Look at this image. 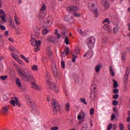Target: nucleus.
<instances>
[{
  "label": "nucleus",
  "instance_id": "nucleus-16",
  "mask_svg": "<svg viewBox=\"0 0 130 130\" xmlns=\"http://www.w3.org/2000/svg\"><path fill=\"white\" fill-rule=\"evenodd\" d=\"M64 20L66 22H69L70 23H73V21H74V19H73V17L70 15L65 16Z\"/></svg>",
  "mask_w": 130,
  "mask_h": 130
},
{
  "label": "nucleus",
  "instance_id": "nucleus-32",
  "mask_svg": "<svg viewBox=\"0 0 130 130\" xmlns=\"http://www.w3.org/2000/svg\"><path fill=\"white\" fill-rule=\"evenodd\" d=\"M36 40H37L36 39L33 38L31 37V39L30 40V43L32 46H35V43L36 42Z\"/></svg>",
  "mask_w": 130,
  "mask_h": 130
},
{
  "label": "nucleus",
  "instance_id": "nucleus-25",
  "mask_svg": "<svg viewBox=\"0 0 130 130\" xmlns=\"http://www.w3.org/2000/svg\"><path fill=\"white\" fill-rule=\"evenodd\" d=\"M8 111H9V109L8 108V107L4 106L2 107V113L6 114V113H8Z\"/></svg>",
  "mask_w": 130,
  "mask_h": 130
},
{
  "label": "nucleus",
  "instance_id": "nucleus-4",
  "mask_svg": "<svg viewBox=\"0 0 130 130\" xmlns=\"http://www.w3.org/2000/svg\"><path fill=\"white\" fill-rule=\"evenodd\" d=\"M52 105H53V111L54 114H57V111L59 109L60 105L57 104L56 100H54L52 102Z\"/></svg>",
  "mask_w": 130,
  "mask_h": 130
},
{
  "label": "nucleus",
  "instance_id": "nucleus-15",
  "mask_svg": "<svg viewBox=\"0 0 130 130\" xmlns=\"http://www.w3.org/2000/svg\"><path fill=\"white\" fill-rule=\"evenodd\" d=\"M49 85L50 86V89H51V90H52V91L55 92L56 93H57V92H58V88H57V87H56V85H55V84L51 85V83L50 84V85Z\"/></svg>",
  "mask_w": 130,
  "mask_h": 130
},
{
  "label": "nucleus",
  "instance_id": "nucleus-19",
  "mask_svg": "<svg viewBox=\"0 0 130 130\" xmlns=\"http://www.w3.org/2000/svg\"><path fill=\"white\" fill-rule=\"evenodd\" d=\"M40 29L38 28H36V29H35V37H37V38H38V37H39V36H40Z\"/></svg>",
  "mask_w": 130,
  "mask_h": 130
},
{
  "label": "nucleus",
  "instance_id": "nucleus-17",
  "mask_svg": "<svg viewBox=\"0 0 130 130\" xmlns=\"http://www.w3.org/2000/svg\"><path fill=\"white\" fill-rule=\"evenodd\" d=\"M87 56L89 58H91L92 56H93V51L92 50H89L87 51V53H85L84 55V57H86Z\"/></svg>",
  "mask_w": 130,
  "mask_h": 130
},
{
  "label": "nucleus",
  "instance_id": "nucleus-39",
  "mask_svg": "<svg viewBox=\"0 0 130 130\" xmlns=\"http://www.w3.org/2000/svg\"><path fill=\"white\" fill-rule=\"evenodd\" d=\"M31 70L32 71H38V66H37V65H33L31 67Z\"/></svg>",
  "mask_w": 130,
  "mask_h": 130
},
{
  "label": "nucleus",
  "instance_id": "nucleus-27",
  "mask_svg": "<svg viewBox=\"0 0 130 130\" xmlns=\"http://www.w3.org/2000/svg\"><path fill=\"white\" fill-rule=\"evenodd\" d=\"M101 69H102V63H100V64L97 65L95 67V71L96 72V73H99V72H100Z\"/></svg>",
  "mask_w": 130,
  "mask_h": 130
},
{
  "label": "nucleus",
  "instance_id": "nucleus-47",
  "mask_svg": "<svg viewBox=\"0 0 130 130\" xmlns=\"http://www.w3.org/2000/svg\"><path fill=\"white\" fill-rule=\"evenodd\" d=\"M113 111H114L115 114H118V110H117V107H114L113 108Z\"/></svg>",
  "mask_w": 130,
  "mask_h": 130
},
{
  "label": "nucleus",
  "instance_id": "nucleus-38",
  "mask_svg": "<svg viewBox=\"0 0 130 130\" xmlns=\"http://www.w3.org/2000/svg\"><path fill=\"white\" fill-rule=\"evenodd\" d=\"M110 68V73L112 77H114L115 76V74H114V72L112 70V67L111 66L109 67Z\"/></svg>",
  "mask_w": 130,
  "mask_h": 130
},
{
  "label": "nucleus",
  "instance_id": "nucleus-35",
  "mask_svg": "<svg viewBox=\"0 0 130 130\" xmlns=\"http://www.w3.org/2000/svg\"><path fill=\"white\" fill-rule=\"evenodd\" d=\"M118 29H119V27L118 26H116L113 28V32L114 34L116 33H118Z\"/></svg>",
  "mask_w": 130,
  "mask_h": 130
},
{
  "label": "nucleus",
  "instance_id": "nucleus-6",
  "mask_svg": "<svg viewBox=\"0 0 130 130\" xmlns=\"http://www.w3.org/2000/svg\"><path fill=\"white\" fill-rule=\"evenodd\" d=\"M12 99H13L11 101H10V104L11 105H13V106H16V105L18 106H21V103H19V100H18V98L17 97L12 98Z\"/></svg>",
  "mask_w": 130,
  "mask_h": 130
},
{
  "label": "nucleus",
  "instance_id": "nucleus-58",
  "mask_svg": "<svg viewBox=\"0 0 130 130\" xmlns=\"http://www.w3.org/2000/svg\"><path fill=\"white\" fill-rule=\"evenodd\" d=\"M108 23V24H110V21H109V18H106L104 21L103 23Z\"/></svg>",
  "mask_w": 130,
  "mask_h": 130
},
{
  "label": "nucleus",
  "instance_id": "nucleus-51",
  "mask_svg": "<svg viewBox=\"0 0 130 130\" xmlns=\"http://www.w3.org/2000/svg\"><path fill=\"white\" fill-rule=\"evenodd\" d=\"M112 104L114 106H116V105H118V102H117V101L113 100Z\"/></svg>",
  "mask_w": 130,
  "mask_h": 130
},
{
  "label": "nucleus",
  "instance_id": "nucleus-61",
  "mask_svg": "<svg viewBox=\"0 0 130 130\" xmlns=\"http://www.w3.org/2000/svg\"><path fill=\"white\" fill-rule=\"evenodd\" d=\"M51 130H58V126L52 127L51 128Z\"/></svg>",
  "mask_w": 130,
  "mask_h": 130
},
{
  "label": "nucleus",
  "instance_id": "nucleus-60",
  "mask_svg": "<svg viewBox=\"0 0 130 130\" xmlns=\"http://www.w3.org/2000/svg\"><path fill=\"white\" fill-rule=\"evenodd\" d=\"M78 32H79V33H80L81 35H82V36H84V33L83 31L81 30V29H78Z\"/></svg>",
  "mask_w": 130,
  "mask_h": 130
},
{
  "label": "nucleus",
  "instance_id": "nucleus-55",
  "mask_svg": "<svg viewBox=\"0 0 130 130\" xmlns=\"http://www.w3.org/2000/svg\"><path fill=\"white\" fill-rule=\"evenodd\" d=\"M118 97H119V94H114L113 96V99L116 100V99H118Z\"/></svg>",
  "mask_w": 130,
  "mask_h": 130
},
{
  "label": "nucleus",
  "instance_id": "nucleus-54",
  "mask_svg": "<svg viewBox=\"0 0 130 130\" xmlns=\"http://www.w3.org/2000/svg\"><path fill=\"white\" fill-rule=\"evenodd\" d=\"M115 117H116L115 114H112V116H111V120L112 121H113V120L115 119Z\"/></svg>",
  "mask_w": 130,
  "mask_h": 130
},
{
  "label": "nucleus",
  "instance_id": "nucleus-59",
  "mask_svg": "<svg viewBox=\"0 0 130 130\" xmlns=\"http://www.w3.org/2000/svg\"><path fill=\"white\" fill-rule=\"evenodd\" d=\"M111 128H112V124L110 123V124L108 125L107 129L108 130H111Z\"/></svg>",
  "mask_w": 130,
  "mask_h": 130
},
{
  "label": "nucleus",
  "instance_id": "nucleus-48",
  "mask_svg": "<svg viewBox=\"0 0 130 130\" xmlns=\"http://www.w3.org/2000/svg\"><path fill=\"white\" fill-rule=\"evenodd\" d=\"M61 67L62 69H66V64L64 63V61H61Z\"/></svg>",
  "mask_w": 130,
  "mask_h": 130
},
{
  "label": "nucleus",
  "instance_id": "nucleus-20",
  "mask_svg": "<svg viewBox=\"0 0 130 130\" xmlns=\"http://www.w3.org/2000/svg\"><path fill=\"white\" fill-rule=\"evenodd\" d=\"M47 54H48V57H51L52 56V50H51L50 47L47 48Z\"/></svg>",
  "mask_w": 130,
  "mask_h": 130
},
{
  "label": "nucleus",
  "instance_id": "nucleus-33",
  "mask_svg": "<svg viewBox=\"0 0 130 130\" xmlns=\"http://www.w3.org/2000/svg\"><path fill=\"white\" fill-rule=\"evenodd\" d=\"M126 52H123L122 54V56H121V59L122 60H123V61H124L126 59V57L125 55H126Z\"/></svg>",
  "mask_w": 130,
  "mask_h": 130
},
{
  "label": "nucleus",
  "instance_id": "nucleus-50",
  "mask_svg": "<svg viewBox=\"0 0 130 130\" xmlns=\"http://www.w3.org/2000/svg\"><path fill=\"white\" fill-rule=\"evenodd\" d=\"M49 32V31H48V29H45L43 30L42 34L46 35V34H47V33H48Z\"/></svg>",
  "mask_w": 130,
  "mask_h": 130
},
{
  "label": "nucleus",
  "instance_id": "nucleus-23",
  "mask_svg": "<svg viewBox=\"0 0 130 130\" xmlns=\"http://www.w3.org/2000/svg\"><path fill=\"white\" fill-rule=\"evenodd\" d=\"M102 5L105 9H108L109 8V2L108 1H103Z\"/></svg>",
  "mask_w": 130,
  "mask_h": 130
},
{
  "label": "nucleus",
  "instance_id": "nucleus-2",
  "mask_svg": "<svg viewBox=\"0 0 130 130\" xmlns=\"http://www.w3.org/2000/svg\"><path fill=\"white\" fill-rule=\"evenodd\" d=\"M52 70L54 77H55L56 78H60V74L58 73L57 68H56V65H55V62L54 61H52Z\"/></svg>",
  "mask_w": 130,
  "mask_h": 130
},
{
  "label": "nucleus",
  "instance_id": "nucleus-21",
  "mask_svg": "<svg viewBox=\"0 0 130 130\" xmlns=\"http://www.w3.org/2000/svg\"><path fill=\"white\" fill-rule=\"evenodd\" d=\"M31 85L32 86V88L35 89V90H38V91H39L40 90V89H41L40 86H39V85L36 84L35 83V82H32Z\"/></svg>",
  "mask_w": 130,
  "mask_h": 130
},
{
  "label": "nucleus",
  "instance_id": "nucleus-10",
  "mask_svg": "<svg viewBox=\"0 0 130 130\" xmlns=\"http://www.w3.org/2000/svg\"><path fill=\"white\" fill-rule=\"evenodd\" d=\"M87 41H88V42L87 43V45L88 47L90 49H92V48L94 47V43H95V39H88Z\"/></svg>",
  "mask_w": 130,
  "mask_h": 130
},
{
  "label": "nucleus",
  "instance_id": "nucleus-26",
  "mask_svg": "<svg viewBox=\"0 0 130 130\" xmlns=\"http://www.w3.org/2000/svg\"><path fill=\"white\" fill-rule=\"evenodd\" d=\"M113 82V87L115 89H116V88L118 87V82H117V81L115 80V79H112Z\"/></svg>",
  "mask_w": 130,
  "mask_h": 130
},
{
  "label": "nucleus",
  "instance_id": "nucleus-52",
  "mask_svg": "<svg viewBox=\"0 0 130 130\" xmlns=\"http://www.w3.org/2000/svg\"><path fill=\"white\" fill-rule=\"evenodd\" d=\"M9 49H10V50H11L12 53H14V51H15V50H16V49L15 48V47H14L13 46L10 47Z\"/></svg>",
  "mask_w": 130,
  "mask_h": 130
},
{
  "label": "nucleus",
  "instance_id": "nucleus-45",
  "mask_svg": "<svg viewBox=\"0 0 130 130\" xmlns=\"http://www.w3.org/2000/svg\"><path fill=\"white\" fill-rule=\"evenodd\" d=\"M119 92V90L117 88H115L113 90V93L114 94H118V92Z\"/></svg>",
  "mask_w": 130,
  "mask_h": 130
},
{
  "label": "nucleus",
  "instance_id": "nucleus-5",
  "mask_svg": "<svg viewBox=\"0 0 130 130\" xmlns=\"http://www.w3.org/2000/svg\"><path fill=\"white\" fill-rule=\"evenodd\" d=\"M88 9L90 12H92L94 14H98V7L93 4H88Z\"/></svg>",
  "mask_w": 130,
  "mask_h": 130
},
{
  "label": "nucleus",
  "instance_id": "nucleus-30",
  "mask_svg": "<svg viewBox=\"0 0 130 130\" xmlns=\"http://www.w3.org/2000/svg\"><path fill=\"white\" fill-rule=\"evenodd\" d=\"M16 83L18 87H19V88H22V83H21V81H20V79L16 78Z\"/></svg>",
  "mask_w": 130,
  "mask_h": 130
},
{
  "label": "nucleus",
  "instance_id": "nucleus-40",
  "mask_svg": "<svg viewBox=\"0 0 130 130\" xmlns=\"http://www.w3.org/2000/svg\"><path fill=\"white\" fill-rule=\"evenodd\" d=\"M78 57L77 55H76L75 54L72 55V62H76V59Z\"/></svg>",
  "mask_w": 130,
  "mask_h": 130
},
{
  "label": "nucleus",
  "instance_id": "nucleus-8",
  "mask_svg": "<svg viewBox=\"0 0 130 130\" xmlns=\"http://www.w3.org/2000/svg\"><path fill=\"white\" fill-rule=\"evenodd\" d=\"M129 71H130V68H127L125 73V75L123 79V81L124 82V85H127V81L128 80V75H129L130 74Z\"/></svg>",
  "mask_w": 130,
  "mask_h": 130
},
{
  "label": "nucleus",
  "instance_id": "nucleus-12",
  "mask_svg": "<svg viewBox=\"0 0 130 130\" xmlns=\"http://www.w3.org/2000/svg\"><path fill=\"white\" fill-rule=\"evenodd\" d=\"M86 117V114L84 111H81L79 113V115H78L77 119L78 120H81V119H85V117Z\"/></svg>",
  "mask_w": 130,
  "mask_h": 130
},
{
  "label": "nucleus",
  "instance_id": "nucleus-3",
  "mask_svg": "<svg viewBox=\"0 0 130 130\" xmlns=\"http://www.w3.org/2000/svg\"><path fill=\"white\" fill-rule=\"evenodd\" d=\"M97 86L94 84H92L91 86V91H93V92H91L90 95V99L93 100L95 99V97H96V94H95V92H97Z\"/></svg>",
  "mask_w": 130,
  "mask_h": 130
},
{
  "label": "nucleus",
  "instance_id": "nucleus-49",
  "mask_svg": "<svg viewBox=\"0 0 130 130\" xmlns=\"http://www.w3.org/2000/svg\"><path fill=\"white\" fill-rule=\"evenodd\" d=\"M119 128H120V130H124V126H123V124H122V123H119Z\"/></svg>",
  "mask_w": 130,
  "mask_h": 130
},
{
  "label": "nucleus",
  "instance_id": "nucleus-63",
  "mask_svg": "<svg viewBox=\"0 0 130 130\" xmlns=\"http://www.w3.org/2000/svg\"><path fill=\"white\" fill-rule=\"evenodd\" d=\"M117 129V126L116 124H114L113 125V130H116Z\"/></svg>",
  "mask_w": 130,
  "mask_h": 130
},
{
  "label": "nucleus",
  "instance_id": "nucleus-28",
  "mask_svg": "<svg viewBox=\"0 0 130 130\" xmlns=\"http://www.w3.org/2000/svg\"><path fill=\"white\" fill-rule=\"evenodd\" d=\"M54 35L57 36L56 39H60L61 38V36H60V34L58 33V29H55Z\"/></svg>",
  "mask_w": 130,
  "mask_h": 130
},
{
  "label": "nucleus",
  "instance_id": "nucleus-1",
  "mask_svg": "<svg viewBox=\"0 0 130 130\" xmlns=\"http://www.w3.org/2000/svg\"><path fill=\"white\" fill-rule=\"evenodd\" d=\"M17 72L23 80H25L26 82L30 81V79H31L30 71H25L22 69H18Z\"/></svg>",
  "mask_w": 130,
  "mask_h": 130
},
{
  "label": "nucleus",
  "instance_id": "nucleus-13",
  "mask_svg": "<svg viewBox=\"0 0 130 130\" xmlns=\"http://www.w3.org/2000/svg\"><path fill=\"white\" fill-rule=\"evenodd\" d=\"M45 79L48 85H50L51 84V79L50 78V74H49V72L47 71L46 72Z\"/></svg>",
  "mask_w": 130,
  "mask_h": 130
},
{
  "label": "nucleus",
  "instance_id": "nucleus-18",
  "mask_svg": "<svg viewBox=\"0 0 130 130\" xmlns=\"http://www.w3.org/2000/svg\"><path fill=\"white\" fill-rule=\"evenodd\" d=\"M46 16V13L44 11H40L39 13L38 18L39 19H44Z\"/></svg>",
  "mask_w": 130,
  "mask_h": 130
},
{
  "label": "nucleus",
  "instance_id": "nucleus-41",
  "mask_svg": "<svg viewBox=\"0 0 130 130\" xmlns=\"http://www.w3.org/2000/svg\"><path fill=\"white\" fill-rule=\"evenodd\" d=\"M64 43L67 45H69V44H70V40H69V37H65Z\"/></svg>",
  "mask_w": 130,
  "mask_h": 130
},
{
  "label": "nucleus",
  "instance_id": "nucleus-34",
  "mask_svg": "<svg viewBox=\"0 0 130 130\" xmlns=\"http://www.w3.org/2000/svg\"><path fill=\"white\" fill-rule=\"evenodd\" d=\"M65 111H67V112H69V111H70V103H68L66 104L65 106Z\"/></svg>",
  "mask_w": 130,
  "mask_h": 130
},
{
  "label": "nucleus",
  "instance_id": "nucleus-42",
  "mask_svg": "<svg viewBox=\"0 0 130 130\" xmlns=\"http://www.w3.org/2000/svg\"><path fill=\"white\" fill-rule=\"evenodd\" d=\"M80 102H82V103H83L85 105H87V102H86V99H85L84 98H81L80 99Z\"/></svg>",
  "mask_w": 130,
  "mask_h": 130
},
{
  "label": "nucleus",
  "instance_id": "nucleus-31",
  "mask_svg": "<svg viewBox=\"0 0 130 130\" xmlns=\"http://www.w3.org/2000/svg\"><path fill=\"white\" fill-rule=\"evenodd\" d=\"M20 57H21V58L22 59H23V60H24V61H25V62H27V63L29 62V60L28 59V58H29V57H28V58L25 57V56H24V55H22V54H21L20 55Z\"/></svg>",
  "mask_w": 130,
  "mask_h": 130
},
{
  "label": "nucleus",
  "instance_id": "nucleus-64",
  "mask_svg": "<svg viewBox=\"0 0 130 130\" xmlns=\"http://www.w3.org/2000/svg\"><path fill=\"white\" fill-rule=\"evenodd\" d=\"M74 51L76 54H79V53H80V50L79 49H75Z\"/></svg>",
  "mask_w": 130,
  "mask_h": 130
},
{
  "label": "nucleus",
  "instance_id": "nucleus-9",
  "mask_svg": "<svg viewBox=\"0 0 130 130\" xmlns=\"http://www.w3.org/2000/svg\"><path fill=\"white\" fill-rule=\"evenodd\" d=\"M41 41L36 40L35 45V52H38L40 50V45H41Z\"/></svg>",
  "mask_w": 130,
  "mask_h": 130
},
{
  "label": "nucleus",
  "instance_id": "nucleus-7",
  "mask_svg": "<svg viewBox=\"0 0 130 130\" xmlns=\"http://www.w3.org/2000/svg\"><path fill=\"white\" fill-rule=\"evenodd\" d=\"M51 26V17H48L44 20V25H43L44 28H48Z\"/></svg>",
  "mask_w": 130,
  "mask_h": 130
},
{
  "label": "nucleus",
  "instance_id": "nucleus-53",
  "mask_svg": "<svg viewBox=\"0 0 130 130\" xmlns=\"http://www.w3.org/2000/svg\"><path fill=\"white\" fill-rule=\"evenodd\" d=\"M73 16H74V17H81V14H78L76 12H74L73 13Z\"/></svg>",
  "mask_w": 130,
  "mask_h": 130
},
{
  "label": "nucleus",
  "instance_id": "nucleus-14",
  "mask_svg": "<svg viewBox=\"0 0 130 130\" xmlns=\"http://www.w3.org/2000/svg\"><path fill=\"white\" fill-rule=\"evenodd\" d=\"M48 41H49V42H53L54 44H56V43H57L56 37H49L48 38Z\"/></svg>",
  "mask_w": 130,
  "mask_h": 130
},
{
  "label": "nucleus",
  "instance_id": "nucleus-29",
  "mask_svg": "<svg viewBox=\"0 0 130 130\" xmlns=\"http://www.w3.org/2000/svg\"><path fill=\"white\" fill-rule=\"evenodd\" d=\"M73 79L76 83L79 82L80 76L78 74H75L73 76Z\"/></svg>",
  "mask_w": 130,
  "mask_h": 130
},
{
  "label": "nucleus",
  "instance_id": "nucleus-46",
  "mask_svg": "<svg viewBox=\"0 0 130 130\" xmlns=\"http://www.w3.org/2000/svg\"><path fill=\"white\" fill-rule=\"evenodd\" d=\"M94 112H95V110H94V108H91L89 111L90 114H91V115H93V114H94Z\"/></svg>",
  "mask_w": 130,
  "mask_h": 130
},
{
  "label": "nucleus",
  "instance_id": "nucleus-43",
  "mask_svg": "<svg viewBox=\"0 0 130 130\" xmlns=\"http://www.w3.org/2000/svg\"><path fill=\"white\" fill-rule=\"evenodd\" d=\"M64 50L66 55L70 54V48L68 47L67 48L65 49Z\"/></svg>",
  "mask_w": 130,
  "mask_h": 130
},
{
  "label": "nucleus",
  "instance_id": "nucleus-11",
  "mask_svg": "<svg viewBox=\"0 0 130 130\" xmlns=\"http://www.w3.org/2000/svg\"><path fill=\"white\" fill-rule=\"evenodd\" d=\"M78 10H79V8H78V7L77 6H72L67 8V11H68V12H71L72 13H74V12H77Z\"/></svg>",
  "mask_w": 130,
  "mask_h": 130
},
{
  "label": "nucleus",
  "instance_id": "nucleus-44",
  "mask_svg": "<svg viewBox=\"0 0 130 130\" xmlns=\"http://www.w3.org/2000/svg\"><path fill=\"white\" fill-rule=\"evenodd\" d=\"M0 79L2 80L3 81H5V80H7L8 79V76H2L0 77Z\"/></svg>",
  "mask_w": 130,
  "mask_h": 130
},
{
  "label": "nucleus",
  "instance_id": "nucleus-22",
  "mask_svg": "<svg viewBox=\"0 0 130 130\" xmlns=\"http://www.w3.org/2000/svg\"><path fill=\"white\" fill-rule=\"evenodd\" d=\"M61 35H64V36H67V35H68V29L64 27L62 28L61 31Z\"/></svg>",
  "mask_w": 130,
  "mask_h": 130
},
{
  "label": "nucleus",
  "instance_id": "nucleus-36",
  "mask_svg": "<svg viewBox=\"0 0 130 130\" xmlns=\"http://www.w3.org/2000/svg\"><path fill=\"white\" fill-rule=\"evenodd\" d=\"M14 21H15L16 24H17V25H19L21 24L20 23V21H19V19L18 18V17H16V16H14Z\"/></svg>",
  "mask_w": 130,
  "mask_h": 130
},
{
  "label": "nucleus",
  "instance_id": "nucleus-37",
  "mask_svg": "<svg viewBox=\"0 0 130 130\" xmlns=\"http://www.w3.org/2000/svg\"><path fill=\"white\" fill-rule=\"evenodd\" d=\"M45 10H46V5H45V4H42V7L40 9V11L41 12H44V11H45Z\"/></svg>",
  "mask_w": 130,
  "mask_h": 130
},
{
  "label": "nucleus",
  "instance_id": "nucleus-24",
  "mask_svg": "<svg viewBox=\"0 0 130 130\" xmlns=\"http://www.w3.org/2000/svg\"><path fill=\"white\" fill-rule=\"evenodd\" d=\"M103 28L107 31H109V32H110V31L112 30V29L111 28V26L108 25V24H105L103 26Z\"/></svg>",
  "mask_w": 130,
  "mask_h": 130
},
{
  "label": "nucleus",
  "instance_id": "nucleus-57",
  "mask_svg": "<svg viewBox=\"0 0 130 130\" xmlns=\"http://www.w3.org/2000/svg\"><path fill=\"white\" fill-rule=\"evenodd\" d=\"M0 18L3 20V22H6V18H5V15H4V16L1 15Z\"/></svg>",
  "mask_w": 130,
  "mask_h": 130
},
{
  "label": "nucleus",
  "instance_id": "nucleus-56",
  "mask_svg": "<svg viewBox=\"0 0 130 130\" xmlns=\"http://www.w3.org/2000/svg\"><path fill=\"white\" fill-rule=\"evenodd\" d=\"M0 29L2 31H5L6 30V27L3 25H0Z\"/></svg>",
  "mask_w": 130,
  "mask_h": 130
},
{
  "label": "nucleus",
  "instance_id": "nucleus-62",
  "mask_svg": "<svg viewBox=\"0 0 130 130\" xmlns=\"http://www.w3.org/2000/svg\"><path fill=\"white\" fill-rule=\"evenodd\" d=\"M4 36H6V37L9 36V31L6 30L5 32H4Z\"/></svg>",
  "mask_w": 130,
  "mask_h": 130
}]
</instances>
